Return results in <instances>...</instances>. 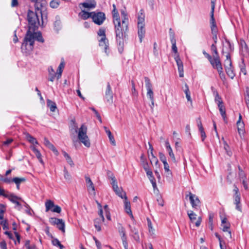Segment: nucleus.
<instances>
[{
  "instance_id": "47",
  "label": "nucleus",
  "mask_w": 249,
  "mask_h": 249,
  "mask_svg": "<svg viewBox=\"0 0 249 249\" xmlns=\"http://www.w3.org/2000/svg\"><path fill=\"white\" fill-rule=\"evenodd\" d=\"M113 190L116 195H118L119 197H120L121 198H124V193L125 192L123 191L122 188L120 189L118 187V189H113Z\"/></svg>"
},
{
  "instance_id": "20",
  "label": "nucleus",
  "mask_w": 249,
  "mask_h": 249,
  "mask_svg": "<svg viewBox=\"0 0 249 249\" xmlns=\"http://www.w3.org/2000/svg\"><path fill=\"white\" fill-rule=\"evenodd\" d=\"M105 97L108 102H112L113 93L111 90V88L110 84L108 82L107 84Z\"/></svg>"
},
{
  "instance_id": "40",
  "label": "nucleus",
  "mask_w": 249,
  "mask_h": 249,
  "mask_svg": "<svg viewBox=\"0 0 249 249\" xmlns=\"http://www.w3.org/2000/svg\"><path fill=\"white\" fill-rule=\"evenodd\" d=\"M54 206V204L51 200H47L45 203L46 212H48L49 210H51Z\"/></svg>"
},
{
  "instance_id": "23",
  "label": "nucleus",
  "mask_w": 249,
  "mask_h": 249,
  "mask_svg": "<svg viewBox=\"0 0 249 249\" xmlns=\"http://www.w3.org/2000/svg\"><path fill=\"white\" fill-rule=\"evenodd\" d=\"M232 64V63H227V65H225V70L227 75L230 78L233 79L235 76V73L234 72Z\"/></svg>"
},
{
  "instance_id": "57",
  "label": "nucleus",
  "mask_w": 249,
  "mask_h": 249,
  "mask_svg": "<svg viewBox=\"0 0 249 249\" xmlns=\"http://www.w3.org/2000/svg\"><path fill=\"white\" fill-rule=\"evenodd\" d=\"M51 211L53 212L59 213L61 211V208L60 206L58 205H54V206H53V208L51 210Z\"/></svg>"
},
{
  "instance_id": "63",
  "label": "nucleus",
  "mask_w": 249,
  "mask_h": 249,
  "mask_svg": "<svg viewBox=\"0 0 249 249\" xmlns=\"http://www.w3.org/2000/svg\"><path fill=\"white\" fill-rule=\"evenodd\" d=\"M123 245L125 249H128V243L127 241V237L122 238Z\"/></svg>"
},
{
  "instance_id": "33",
  "label": "nucleus",
  "mask_w": 249,
  "mask_h": 249,
  "mask_svg": "<svg viewBox=\"0 0 249 249\" xmlns=\"http://www.w3.org/2000/svg\"><path fill=\"white\" fill-rule=\"evenodd\" d=\"M71 127L70 128V132L71 133L73 132L77 133L78 131V126L75 120H72L71 121Z\"/></svg>"
},
{
  "instance_id": "42",
  "label": "nucleus",
  "mask_w": 249,
  "mask_h": 249,
  "mask_svg": "<svg viewBox=\"0 0 249 249\" xmlns=\"http://www.w3.org/2000/svg\"><path fill=\"white\" fill-rule=\"evenodd\" d=\"M26 139L27 140L31 143H32L33 144H38V142L37 141V140H36V139L34 137H33V136H32L31 135H30L29 134H27L26 135Z\"/></svg>"
},
{
  "instance_id": "38",
  "label": "nucleus",
  "mask_w": 249,
  "mask_h": 249,
  "mask_svg": "<svg viewBox=\"0 0 249 249\" xmlns=\"http://www.w3.org/2000/svg\"><path fill=\"white\" fill-rule=\"evenodd\" d=\"M62 153L63 154V156L65 158L67 162L71 166H73L74 165V163H73V162L72 160H71V157L69 156V155L64 151H62Z\"/></svg>"
},
{
  "instance_id": "34",
  "label": "nucleus",
  "mask_w": 249,
  "mask_h": 249,
  "mask_svg": "<svg viewBox=\"0 0 249 249\" xmlns=\"http://www.w3.org/2000/svg\"><path fill=\"white\" fill-rule=\"evenodd\" d=\"M47 106L49 107L50 110L52 112L55 111L56 109V105L55 103L51 101V100L48 99L47 100Z\"/></svg>"
},
{
  "instance_id": "58",
  "label": "nucleus",
  "mask_w": 249,
  "mask_h": 249,
  "mask_svg": "<svg viewBox=\"0 0 249 249\" xmlns=\"http://www.w3.org/2000/svg\"><path fill=\"white\" fill-rule=\"evenodd\" d=\"M150 154L151 156V158H149V159H150L151 162H155L156 164H157L158 162V160L157 157H156L154 156L153 152H150Z\"/></svg>"
},
{
  "instance_id": "6",
  "label": "nucleus",
  "mask_w": 249,
  "mask_h": 249,
  "mask_svg": "<svg viewBox=\"0 0 249 249\" xmlns=\"http://www.w3.org/2000/svg\"><path fill=\"white\" fill-rule=\"evenodd\" d=\"M0 196H3L7 198L11 202L15 203L16 206L21 207V204L18 201L21 200V198L15 195L14 194L9 193L8 191L5 190L0 186Z\"/></svg>"
},
{
  "instance_id": "5",
  "label": "nucleus",
  "mask_w": 249,
  "mask_h": 249,
  "mask_svg": "<svg viewBox=\"0 0 249 249\" xmlns=\"http://www.w3.org/2000/svg\"><path fill=\"white\" fill-rule=\"evenodd\" d=\"M65 67V63H60L56 71L53 69L52 66L48 68L49 77L48 80L53 82L55 78L58 80L61 77L63 69Z\"/></svg>"
},
{
  "instance_id": "25",
  "label": "nucleus",
  "mask_w": 249,
  "mask_h": 249,
  "mask_svg": "<svg viewBox=\"0 0 249 249\" xmlns=\"http://www.w3.org/2000/svg\"><path fill=\"white\" fill-rule=\"evenodd\" d=\"M99 46L103 47L106 53H107L108 49V41L106 37H102L99 40Z\"/></svg>"
},
{
  "instance_id": "37",
  "label": "nucleus",
  "mask_w": 249,
  "mask_h": 249,
  "mask_svg": "<svg viewBox=\"0 0 249 249\" xmlns=\"http://www.w3.org/2000/svg\"><path fill=\"white\" fill-rule=\"evenodd\" d=\"M164 165V169L166 173L167 177H171L172 176V171L170 170V167L167 162L163 163Z\"/></svg>"
},
{
  "instance_id": "10",
  "label": "nucleus",
  "mask_w": 249,
  "mask_h": 249,
  "mask_svg": "<svg viewBox=\"0 0 249 249\" xmlns=\"http://www.w3.org/2000/svg\"><path fill=\"white\" fill-rule=\"evenodd\" d=\"M49 222L52 225H56L57 228L63 233L65 232V223L62 219L56 217H51L49 218Z\"/></svg>"
},
{
  "instance_id": "24",
  "label": "nucleus",
  "mask_w": 249,
  "mask_h": 249,
  "mask_svg": "<svg viewBox=\"0 0 249 249\" xmlns=\"http://www.w3.org/2000/svg\"><path fill=\"white\" fill-rule=\"evenodd\" d=\"M44 143L48 148L52 150L55 155H58L59 152L57 151V150L56 149L52 143H51L48 140V139H47L46 138H45L44 139Z\"/></svg>"
},
{
  "instance_id": "44",
  "label": "nucleus",
  "mask_w": 249,
  "mask_h": 249,
  "mask_svg": "<svg viewBox=\"0 0 249 249\" xmlns=\"http://www.w3.org/2000/svg\"><path fill=\"white\" fill-rule=\"evenodd\" d=\"M12 180L16 184L20 185L21 182H23L26 181V178H24L15 177L12 179Z\"/></svg>"
},
{
  "instance_id": "49",
  "label": "nucleus",
  "mask_w": 249,
  "mask_h": 249,
  "mask_svg": "<svg viewBox=\"0 0 249 249\" xmlns=\"http://www.w3.org/2000/svg\"><path fill=\"white\" fill-rule=\"evenodd\" d=\"M212 67L217 70L218 72L223 71L222 63H211Z\"/></svg>"
},
{
  "instance_id": "45",
  "label": "nucleus",
  "mask_w": 249,
  "mask_h": 249,
  "mask_svg": "<svg viewBox=\"0 0 249 249\" xmlns=\"http://www.w3.org/2000/svg\"><path fill=\"white\" fill-rule=\"evenodd\" d=\"M217 33H218V29L217 30H211V33L213 35L212 38L213 40L214 43L215 45L217 42Z\"/></svg>"
},
{
  "instance_id": "9",
  "label": "nucleus",
  "mask_w": 249,
  "mask_h": 249,
  "mask_svg": "<svg viewBox=\"0 0 249 249\" xmlns=\"http://www.w3.org/2000/svg\"><path fill=\"white\" fill-rule=\"evenodd\" d=\"M189 197V200L193 208L195 210H198L200 208V201L198 197L196 195L189 192L186 195V198Z\"/></svg>"
},
{
  "instance_id": "51",
  "label": "nucleus",
  "mask_w": 249,
  "mask_h": 249,
  "mask_svg": "<svg viewBox=\"0 0 249 249\" xmlns=\"http://www.w3.org/2000/svg\"><path fill=\"white\" fill-rule=\"evenodd\" d=\"M203 53L205 57L208 59L209 62H214L213 55L209 54L208 53H206V52L204 50L203 51Z\"/></svg>"
},
{
  "instance_id": "43",
  "label": "nucleus",
  "mask_w": 249,
  "mask_h": 249,
  "mask_svg": "<svg viewBox=\"0 0 249 249\" xmlns=\"http://www.w3.org/2000/svg\"><path fill=\"white\" fill-rule=\"evenodd\" d=\"M118 231L121 237V239L126 237L125 229L121 225H120V226L118 228Z\"/></svg>"
},
{
  "instance_id": "1",
  "label": "nucleus",
  "mask_w": 249,
  "mask_h": 249,
  "mask_svg": "<svg viewBox=\"0 0 249 249\" xmlns=\"http://www.w3.org/2000/svg\"><path fill=\"white\" fill-rule=\"evenodd\" d=\"M36 31H27L22 43L21 49L26 55L29 54L33 50L35 40L43 43L44 40L40 32Z\"/></svg>"
},
{
  "instance_id": "8",
  "label": "nucleus",
  "mask_w": 249,
  "mask_h": 249,
  "mask_svg": "<svg viewBox=\"0 0 249 249\" xmlns=\"http://www.w3.org/2000/svg\"><path fill=\"white\" fill-rule=\"evenodd\" d=\"M91 18L97 25H102L106 19L105 14L102 12H92Z\"/></svg>"
},
{
  "instance_id": "53",
  "label": "nucleus",
  "mask_w": 249,
  "mask_h": 249,
  "mask_svg": "<svg viewBox=\"0 0 249 249\" xmlns=\"http://www.w3.org/2000/svg\"><path fill=\"white\" fill-rule=\"evenodd\" d=\"M214 101L217 106H218V105H220L223 104L222 98L219 95L214 97Z\"/></svg>"
},
{
  "instance_id": "52",
  "label": "nucleus",
  "mask_w": 249,
  "mask_h": 249,
  "mask_svg": "<svg viewBox=\"0 0 249 249\" xmlns=\"http://www.w3.org/2000/svg\"><path fill=\"white\" fill-rule=\"evenodd\" d=\"M171 43H172V51L175 53H178V48H177V47L176 46V40H173L172 39V40H171Z\"/></svg>"
},
{
  "instance_id": "4",
  "label": "nucleus",
  "mask_w": 249,
  "mask_h": 249,
  "mask_svg": "<svg viewBox=\"0 0 249 249\" xmlns=\"http://www.w3.org/2000/svg\"><path fill=\"white\" fill-rule=\"evenodd\" d=\"M87 126L84 124H82L77 132L78 133L77 137L80 142L83 143L85 146L89 147L90 146V142L87 135Z\"/></svg>"
},
{
  "instance_id": "61",
  "label": "nucleus",
  "mask_w": 249,
  "mask_h": 249,
  "mask_svg": "<svg viewBox=\"0 0 249 249\" xmlns=\"http://www.w3.org/2000/svg\"><path fill=\"white\" fill-rule=\"evenodd\" d=\"M132 83V93L134 96H137L138 95V92L136 91V89H135V84L133 81H131Z\"/></svg>"
},
{
  "instance_id": "27",
  "label": "nucleus",
  "mask_w": 249,
  "mask_h": 249,
  "mask_svg": "<svg viewBox=\"0 0 249 249\" xmlns=\"http://www.w3.org/2000/svg\"><path fill=\"white\" fill-rule=\"evenodd\" d=\"M92 12H88L85 10H82L81 12H80L78 14L79 17H80L82 19L84 20H86L88 19L89 18H91Z\"/></svg>"
},
{
  "instance_id": "22",
  "label": "nucleus",
  "mask_w": 249,
  "mask_h": 249,
  "mask_svg": "<svg viewBox=\"0 0 249 249\" xmlns=\"http://www.w3.org/2000/svg\"><path fill=\"white\" fill-rule=\"evenodd\" d=\"M165 145L166 149L168 152L169 155L171 159V160H172L173 162H176L177 161H176V159L175 155L173 152L172 149L171 147V145L169 143L168 140H167L165 141Z\"/></svg>"
},
{
  "instance_id": "64",
  "label": "nucleus",
  "mask_w": 249,
  "mask_h": 249,
  "mask_svg": "<svg viewBox=\"0 0 249 249\" xmlns=\"http://www.w3.org/2000/svg\"><path fill=\"white\" fill-rule=\"evenodd\" d=\"M0 247L1 249H7V244L5 241H2L0 242Z\"/></svg>"
},
{
  "instance_id": "32",
  "label": "nucleus",
  "mask_w": 249,
  "mask_h": 249,
  "mask_svg": "<svg viewBox=\"0 0 249 249\" xmlns=\"http://www.w3.org/2000/svg\"><path fill=\"white\" fill-rule=\"evenodd\" d=\"M104 128L106 132V133L107 134L108 138H109V139L111 142V143L113 145H115V139L114 138V137L112 135L111 131L108 129V128L106 126H104Z\"/></svg>"
},
{
  "instance_id": "21",
  "label": "nucleus",
  "mask_w": 249,
  "mask_h": 249,
  "mask_svg": "<svg viewBox=\"0 0 249 249\" xmlns=\"http://www.w3.org/2000/svg\"><path fill=\"white\" fill-rule=\"evenodd\" d=\"M138 36L140 41L142 42L145 34V24H138Z\"/></svg>"
},
{
  "instance_id": "12",
  "label": "nucleus",
  "mask_w": 249,
  "mask_h": 249,
  "mask_svg": "<svg viewBox=\"0 0 249 249\" xmlns=\"http://www.w3.org/2000/svg\"><path fill=\"white\" fill-rule=\"evenodd\" d=\"M121 14L124 17V18L121 22V29L122 33L124 35V38L125 37L126 33L128 31V18L127 17V14L124 11H121Z\"/></svg>"
},
{
  "instance_id": "56",
  "label": "nucleus",
  "mask_w": 249,
  "mask_h": 249,
  "mask_svg": "<svg viewBox=\"0 0 249 249\" xmlns=\"http://www.w3.org/2000/svg\"><path fill=\"white\" fill-rule=\"evenodd\" d=\"M159 155L160 159L162 162V163H165L167 162L166 157L163 153L159 152Z\"/></svg>"
},
{
  "instance_id": "7",
  "label": "nucleus",
  "mask_w": 249,
  "mask_h": 249,
  "mask_svg": "<svg viewBox=\"0 0 249 249\" xmlns=\"http://www.w3.org/2000/svg\"><path fill=\"white\" fill-rule=\"evenodd\" d=\"M234 189L233 190V198L234 200V204L235 205V209L241 212H242V205L241 202V194L239 192L238 188L235 184L233 185Z\"/></svg>"
},
{
  "instance_id": "41",
  "label": "nucleus",
  "mask_w": 249,
  "mask_h": 249,
  "mask_svg": "<svg viewBox=\"0 0 249 249\" xmlns=\"http://www.w3.org/2000/svg\"><path fill=\"white\" fill-rule=\"evenodd\" d=\"M54 29L58 32L61 28V22L59 19H56L53 23Z\"/></svg>"
},
{
  "instance_id": "31",
  "label": "nucleus",
  "mask_w": 249,
  "mask_h": 249,
  "mask_svg": "<svg viewBox=\"0 0 249 249\" xmlns=\"http://www.w3.org/2000/svg\"><path fill=\"white\" fill-rule=\"evenodd\" d=\"M220 113L224 120V121H227V117H226V108L223 104L218 105V106Z\"/></svg>"
},
{
  "instance_id": "62",
  "label": "nucleus",
  "mask_w": 249,
  "mask_h": 249,
  "mask_svg": "<svg viewBox=\"0 0 249 249\" xmlns=\"http://www.w3.org/2000/svg\"><path fill=\"white\" fill-rule=\"evenodd\" d=\"M111 180H112V182L111 183V184L112 186L113 189H118V186L117 182L116 181L115 178L112 179Z\"/></svg>"
},
{
  "instance_id": "28",
  "label": "nucleus",
  "mask_w": 249,
  "mask_h": 249,
  "mask_svg": "<svg viewBox=\"0 0 249 249\" xmlns=\"http://www.w3.org/2000/svg\"><path fill=\"white\" fill-rule=\"evenodd\" d=\"M85 178L87 185L88 189L89 190L91 189L94 193H95V187L90 178L88 176H85Z\"/></svg>"
},
{
  "instance_id": "18",
  "label": "nucleus",
  "mask_w": 249,
  "mask_h": 249,
  "mask_svg": "<svg viewBox=\"0 0 249 249\" xmlns=\"http://www.w3.org/2000/svg\"><path fill=\"white\" fill-rule=\"evenodd\" d=\"M81 6L86 8L93 9L96 6V2L95 0H86L85 2L79 4L80 8Z\"/></svg>"
},
{
  "instance_id": "3",
  "label": "nucleus",
  "mask_w": 249,
  "mask_h": 249,
  "mask_svg": "<svg viewBox=\"0 0 249 249\" xmlns=\"http://www.w3.org/2000/svg\"><path fill=\"white\" fill-rule=\"evenodd\" d=\"M27 20L28 22V31H36L40 25V21L36 11L34 12L29 10L27 13Z\"/></svg>"
},
{
  "instance_id": "55",
  "label": "nucleus",
  "mask_w": 249,
  "mask_h": 249,
  "mask_svg": "<svg viewBox=\"0 0 249 249\" xmlns=\"http://www.w3.org/2000/svg\"><path fill=\"white\" fill-rule=\"evenodd\" d=\"M97 34L99 36H101L102 37H106V30L104 28H100L97 32Z\"/></svg>"
},
{
  "instance_id": "36",
  "label": "nucleus",
  "mask_w": 249,
  "mask_h": 249,
  "mask_svg": "<svg viewBox=\"0 0 249 249\" xmlns=\"http://www.w3.org/2000/svg\"><path fill=\"white\" fill-rule=\"evenodd\" d=\"M184 91L186 95V97L188 100V101L190 102L191 103H192V100L190 96V92L189 90V87L187 84H185V89Z\"/></svg>"
},
{
  "instance_id": "48",
  "label": "nucleus",
  "mask_w": 249,
  "mask_h": 249,
  "mask_svg": "<svg viewBox=\"0 0 249 249\" xmlns=\"http://www.w3.org/2000/svg\"><path fill=\"white\" fill-rule=\"evenodd\" d=\"M52 242L53 246L59 247L60 249H63L64 248V246L60 243V241L57 238L53 239Z\"/></svg>"
},
{
  "instance_id": "19",
  "label": "nucleus",
  "mask_w": 249,
  "mask_h": 249,
  "mask_svg": "<svg viewBox=\"0 0 249 249\" xmlns=\"http://www.w3.org/2000/svg\"><path fill=\"white\" fill-rule=\"evenodd\" d=\"M124 210L125 212L129 214L130 217L133 218V215L132 214V213L131 210V205L130 202L128 201L127 197L126 195V193H124Z\"/></svg>"
},
{
  "instance_id": "13",
  "label": "nucleus",
  "mask_w": 249,
  "mask_h": 249,
  "mask_svg": "<svg viewBox=\"0 0 249 249\" xmlns=\"http://www.w3.org/2000/svg\"><path fill=\"white\" fill-rule=\"evenodd\" d=\"M31 2H34L36 11L38 12L42 16V10L45 8L46 5L45 0H29Z\"/></svg>"
},
{
  "instance_id": "30",
  "label": "nucleus",
  "mask_w": 249,
  "mask_h": 249,
  "mask_svg": "<svg viewBox=\"0 0 249 249\" xmlns=\"http://www.w3.org/2000/svg\"><path fill=\"white\" fill-rule=\"evenodd\" d=\"M238 132L239 135L244 134L245 132L244 126L245 124L243 121H240V120H238L236 123Z\"/></svg>"
},
{
  "instance_id": "2",
  "label": "nucleus",
  "mask_w": 249,
  "mask_h": 249,
  "mask_svg": "<svg viewBox=\"0 0 249 249\" xmlns=\"http://www.w3.org/2000/svg\"><path fill=\"white\" fill-rule=\"evenodd\" d=\"M112 14L115 27L117 47L119 53H122L124 51V35L123 33H122L121 29V22L117 10H112Z\"/></svg>"
},
{
  "instance_id": "60",
  "label": "nucleus",
  "mask_w": 249,
  "mask_h": 249,
  "mask_svg": "<svg viewBox=\"0 0 249 249\" xmlns=\"http://www.w3.org/2000/svg\"><path fill=\"white\" fill-rule=\"evenodd\" d=\"M14 234H15L16 237L17 238V241H15V244L17 245V244H19L20 240V235L17 231H14Z\"/></svg>"
},
{
  "instance_id": "35",
  "label": "nucleus",
  "mask_w": 249,
  "mask_h": 249,
  "mask_svg": "<svg viewBox=\"0 0 249 249\" xmlns=\"http://www.w3.org/2000/svg\"><path fill=\"white\" fill-rule=\"evenodd\" d=\"M187 214L189 217L190 221L194 223L197 219L196 214L192 211L189 210L187 211Z\"/></svg>"
},
{
  "instance_id": "59",
  "label": "nucleus",
  "mask_w": 249,
  "mask_h": 249,
  "mask_svg": "<svg viewBox=\"0 0 249 249\" xmlns=\"http://www.w3.org/2000/svg\"><path fill=\"white\" fill-rule=\"evenodd\" d=\"M0 224L2 226L3 230H8L9 229L7 220L1 221Z\"/></svg>"
},
{
  "instance_id": "26",
  "label": "nucleus",
  "mask_w": 249,
  "mask_h": 249,
  "mask_svg": "<svg viewBox=\"0 0 249 249\" xmlns=\"http://www.w3.org/2000/svg\"><path fill=\"white\" fill-rule=\"evenodd\" d=\"M130 229L131 235L135 240L139 241L140 240V237L139 235L138 230L134 226L129 225Z\"/></svg>"
},
{
  "instance_id": "11",
  "label": "nucleus",
  "mask_w": 249,
  "mask_h": 249,
  "mask_svg": "<svg viewBox=\"0 0 249 249\" xmlns=\"http://www.w3.org/2000/svg\"><path fill=\"white\" fill-rule=\"evenodd\" d=\"M226 42L228 46V48L227 49L226 51H225L224 48L223 49L222 57L226 58L225 59V61L231 62V53L233 51V45L231 43L229 40L226 39Z\"/></svg>"
},
{
  "instance_id": "15",
  "label": "nucleus",
  "mask_w": 249,
  "mask_h": 249,
  "mask_svg": "<svg viewBox=\"0 0 249 249\" xmlns=\"http://www.w3.org/2000/svg\"><path fill=\"white\" fill-rule=\"evenodd\" d=\"M221 226L222 227V231L224 232L228 231L230 237L231 238V231H229L231 224L228 221L227 218L225 217H221Z\"/></svg>"
},
{
  "instance_id": "46",
  "label": "nucleus",
  "mask_w": 249,
  "mask_h": 249,
  "mask_svg": "<svg viewBox=\"0 0 249 249\" xmlns=\"http://www.w3.org/2000/svg\"><path fill=\"white\" fill-rule=\"evenodd\" d=\"M177 65L179 72V76L180 77H183L184 76L183 63H177Z\"/></svg>"
},
{
  "instance_id": "39",
  "label": "nucleus",
  "mask_w": 249,
  "mask_h": 249,
  "mask_svg": "<svg viewBox=\"0 0 249 249\" xmlns=\"http://www.w3.org/2000/svg\"><path fill=\"white\" fill-rule=\"evenodd\" d=\"M245 101L247 108L249 110V88L247 87L246 89V92L244 96Z\"/></svg>"
},
{
  "instance_id": "14",
  "label": "nucleus",
  "mask_w": 249,
  "mask_h": 249,
  "mask_svg": "<svg viewBox=\"0 0 249 249\" xmlns=\"http://www.w3.org/2000/svg\"><path fill=\"white\" fill-rule=\"evenodd\" d=\"M145 87L147 90V96L150 100L154 99V93L152 90V86L149 78L147 77H144Z\"/></svg>"
},
{
  "instance_id": "54",
  "label": "nucleus",
  "mask_w": 249,
  "mask_h": 249,
  "mask_svg": "<svg viewBox=\"0 0 249 249\" xmlns=\"http://www.w3.org/2000/svg\"><path fill=\"white\" fill-rule=\"evenodd\" d=\"M150 180V182L152 183V186L154 189H155L157 187V184L155 178L153 176L149 177L148 178Z\"/></svg>"
},
{
  "instance_id": "16",
  "label": "nucleus",
  "mask_w": 249,
  "mask_h": 249,
  "mask_svg": "<svg viewBox=\"0 0 249 249\" xmlns=\"http://www.w3.org/2000/svg\"><path fill=\"white\" fill-rule=\"evenodd\" d=\"M214 2H212V10L211 12V18H210V26L211 30H217V27L216 26V22L214 18Z\"/></svg>"
},
{
  "instance_id": "17",
  "label": "nucleus",
  "mask_w": 249,
  "mask_h": 249,
  "mask_svg": "<svg viewBox=\"0 0 249 249\" xmlns=\"http://www.w3.org/2000/svg\"><path fill=\"white\" fill-rule=\"evenodd\" d=\"M211 51L212 55L213 56L214 62H221L216 45L214 44H212L211 46Z\"/></svg>"
},
{
  "instance_id": "29",
  "label": "nucleus",
  "mask_w": 249,
  "mask_h": 249,
  "mask_svg": "<svg viewBox=\"0 0 249 249\" xmlns=\"http://www.w3.org/2000/svg\"><path fill=\"white\" fill-rule=\"evenodd\" d=\"M145 15L144 14V11L141 9L138 16V24H145L144 23Z\"/></svg>"
},
{
  "instance_id": "50",
  "label": "nucleus",
  "mask_w": 249,
  "mask_h": 249,
  "mask_svg": "<svg viewBox=\"0 0 249 249\" xmlns=\"http://www.w3.org/2000/svg\"><path fill=\"white\" fill-rule=\"evenodd\" d=\"M59 5V0H53L50 2V5L53 8H56Z\"/></svg>"
}]
</instances>
